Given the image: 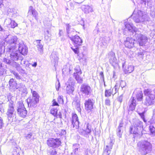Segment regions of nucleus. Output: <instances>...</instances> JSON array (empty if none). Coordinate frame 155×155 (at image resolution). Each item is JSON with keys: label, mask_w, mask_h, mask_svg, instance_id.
Here are the masks:
<instances>
[{"label": "nucleus", "mask_w": 155, "mask_h": 155, "mask_svg": "<svg viewBox=\"0 0 155 155\" xmlns=\"http://www.w3.org/2000/svg\"><path fill=\"white\" fill-rule=\"evenodd\" d=\"M58 103L62 104L63 103V97L62 96H59L57 98Z\"/></svg>", "instance_id": "obj_49"}, {"label": "nucleus", "mask_w": 155, "mask_h": 155, "mask_svg": "<svg viewBox=\"0 0 155 155\" xmlns=\"http://www.w3.org/2000/svg\"><path fill=\"white\" fill-rule=\"evenodd\" d=\"M71 122L73 128L76 129H78L79 127V122L78 121V118L76 114H73L72 117Z\"/></svg>", "instance_id": "obj_15"}, {"label": "nucleus", "mask_w": 155, "mask_h": 155, "mask_svg": "<svg viewBox=\"0 0 155 155\" xmlns=\"http://www.w3.org/2000/svg\"><path fill=\"white\" fill-rule=\"evenodd\" d=\"M143 130V123L139 120H136L134 122L133 125L130 128V132L135 134H138L140 135L142 134Z\"/></svg>", "instance_id": "obj_3"}, {"label": "nucleus", "mask_w": 155, "mask_h": 155, "mask_svg": "<svg viewBox=\"0 0 155 155\" xmlns=\"http://www.w3.org/2000/svg\"><path fill=\"white\" fill-rule=\"evenodd\" d=\"M19 90L21 92L23 93L26 94L27 93L26 88L25 86L23 85H22L20 87H19Z\"/></svg>", "instance_id": "obj_41"}, {"label": "nucleus", "mask_w": 155, "mask_h": 155, "mask_svg": "<svg viewBox=\"0 0 155 155\" xmlns=\"http://www.w3.org/2000/svg\"><path fill=\"white\" fill-rule=\"evenodd\" d=\"M48 145L53 147H57L61 144V142L59 139L49 138L47 141Z\"/></svg>", "instance_id": "obj_10"}, {"label": "nucleus", "mask_w": 155, "mask_h": 155, "mask_svg": "<svg viewBox=\"0 0 155 155\" xmlns=\"http://www.w3.org/2000/svg\"><path fill=\"white\" fill-rule=\"evenodd\" d=\"M99 32V28H96L93 31V33L94 36H96L97 35Z\"/></svg>", "instance_id": "obj_53"}, {"label": "nucleus", "mask_w": 155, "mask_h": 155, "mask_svg": "<svg viewBox=\"0 0 155 155\" xmlns=\"http://www.w3.org/2000/svg\"><path fill=\"white\" fill-rule=\"evenodd\" d=\"M128 104L129 106L128 108V110L133 111L135 109L136 105V101L134 97H131L129 101Z\"/></svg>", "instance_id": "obj_18"}, {"label": "nucleus", "mask_w": 155, "mask_h": 155, "mask_svg": "<svg viewBox=\"0 0 155 155\" xmlns=\"http://www.w3.org/2000/svg\"><path fill=\"white\" fill-rule=\"evenodd\" d=\"M132 16L133 17L134 20L136 22H144L149 21L150 18L145 13H143L141 11L135 9Z\"/></svg>", "instance_id": "obj_2"}, {"label": "nucleus", "mask_w": 155, "mask_h": 155, "mask_svg": "<svg viewBox=\"0 0 155 155\" xmlns=\"http://www.w3.org/2000/svg\"><path fill=\"white\" fill-rule=\"evenodd\" d=\"M123 96L122 95H120L119 97L118 98V101L120 102V103H121L122 101Z\"/></svg>", "instance_id": "obj_60"}, {"label": "nucleus", "mask_w": 155, "mask_h": 155, "mask_svg": "<svg viewBox=\"0 0 155 155\" xmlns=\"http://www.w3.org/2000/svg\"><path fill=\"white\" fill-rule=\"evenodd\" d=\"M26 101L28 107H35L37 106L39 99H33L30 97L28 98Z\"/></svg>", "instance_id": "obj_13"}, {"label": "nucleus", "mask_w": 155, "mask_h": 155, "mask_svg": "<svg viewBox=\"0 0 155 155\" xmlns=\"http://www.w3.org/2000/svg\"><path fill=\"white\" fill-rule=\"evenodd\" d=\"M57 111L58 110L56 108H54L51 109L50 112L54 116H56L57 115Z\"/></svg>", "instance_id": "obj_44"}, {"label": "nucleus", "mask_w": 155, "mask_h": 155, "mask_svg": "<svg viewBox=\"0 0 155 155\" xmlns=\"http://www.w3.org/2000/svg\"><path fill=\"white\" fill-rule=\"evenodd\" d=\"M122 127L123 124L120 123L117 130V135L120 138H121L122 137L123 133Z\"/></svg>", "instance_id": "obj_27"}, {"label": "nucleus", "mask_w": 155, "mask_h": 155, "mask_svg": "<svg viewBox=\"0 0 155 155\" xmlns=\"http://www.w3.org/2000/svg\"><path fill=\"white\" fill-rule=\"evenodd\" d=\"M41 40H37L36 42L37 43V46L38 51L40 52L41 54H42L43 52V45L41 43Z\"/></svg>", "instance_id": "obj_28"}, {"label": "nucleus", "mask_w": 155, "mask_h": 155, "mask_svg": "<svg viewBox=\"0 0 155 155\" xmlns=\"http://www.w3.org/2000/svg\"><path fill=\"white\" fill-rule=\"evenodd\" d=\"M150 15L153 18H155V11H152L150 13Z\"/></svg>", "instance_id": "obj_63"}, {"label": "nucleus", "mask_w": 155, "mask_h": 155, "mask_svg": "<svg viewBox=\"0 0 155 155\" xmlns=\"http://www.w3.org/2000/svg\"><path fill=\"white\" fill-rule=\"evenodd\" d=\"M151 121L153 123H155V114L153 116Z\"/></svg>", "instance_id": "obj_64"}, {"label": "nucleus", "mask_w": 155, "mask_h": 155, "mask_svg": "<svg viewBox=\"0 0 155 155\" xmlns=\"http://www.w3.org/2000/svg\"><path fill=\"white\" fill-rule=\"evenodd\" d=\"M75 72L77 74H81L82 72L81 69L79 66H76L74 69Z\"/></svg>", "instance_id": "obj_45"}, {"label": "nucleus", "mask_w": 155, "mask_h": 155, "mask_svg": "<svg viewBox=\"0 0 155 155\" xmlns=\"http://www.w3.org/2000/svg\"><path fill=\"white\" fill-rule=\"evenodd\" d=\"M134 70V68L132 66H128L124 70L125 74H127L132 72Z\"/></svg>", "instance_id": "obj_34"}, {"label": "nucleus", "mask_w": 155, "mask_h": 155, "mask_svg": "<svg viewBox=\"0 0 155 155\" xmlns=\"http://www.w3.org/2000/svg\"><path fill=\"white\" fill-rule=\"evenodd\" d=\"M3 61L5 63L10 65H12L13 63H16V62H13V61H12L9 59H8L6 58H4L3 59Z\"/></svg>", "instance_id": "obj_42"}, {"label": "nucleus", "mask_w": 155, "mask_h": 155, "mask_svg": "<svg viewBox=\"0 0 155 155\" xmlns=\"http://www.w3.org/2000/svg\"><path fill=\"white\" fill-rule=\"evenodd\" d=\"M6 51L9 52L11 59L13 61H17L19 59L18 51L16 46H10L6 49Z\"/></svg>", "instance_id": "obj_7"}, {"label": "nucleus", "mask_w": 155, "mask_h": 155, "mask_svg": "<svg viewBox=\"0 0 155 155\" xmlns=\"http://www.w3.org/2000/svg\"><path fill=\"white\" fill-rule=\"evenodd\" d=\"M13 153V155H15L18 154L19 153V150L18 149H17L16 147L14 149Z\"/></svg>", "instance_id": "obj_54"}, {"label": "nucleus", "mask_w": 155, "mask_h": 155, "mask_svg": "<svg viewBox=\"0 0 155 155\" xmlns=\"http://www.w3.org/2000/svg\"><path fill=\"white\" fill-rule=\"evenodd\" d=\"M14 102L11 100L8 104V107L6 114L8 120L10 121L13 120V118L15 114V112L14 107Z\"/></svg>", "instance_id": "obj_5"}, {"label": "nucleus", "mask_w": 155, "mask_h": 155, "mask_svg": "<svg viewBox=\"0 0 155 155\" xmlns=\"http://www.w3.org/2000/svg\"><path fill=\"white\" fill-rule=\"evenodd\" d=\"M74 76L76 80L79 83H82L83 81L82 78L81 77L80 75L81 74H77L76 73H74Z\"/></svg>", "instance_id": "obj_31"}, {"label": "nucleus", "mask_w": 155, "mask_h": 155, "mask_svg": "<svg viewBox=\"0 0 155 155\" xmlns=\"http://www.w3.org/2000/svg\"><path fill=\"white\" fill-rule=\"evenodd\" d=\"M120 88V84L116 83L115 86L113 88L111 94L113 95L115 94L116 93L118 92V90Z\"/></svg>", "instance_id": "obj_33"}, {"label": "nucleus", "mask_w": 155, "mask_h": 155, "mask_svg": "<svg viewBox=\"0 0 155 155\" xmlns=\"http://www.w3.org/2000/svg\"><path fill=\"white\" fill-rule=\"evenodd\" d=\"M51 61L55 65L57 63L58 60V53L56 51H53L50 56Z\"/></svg>", "instance_id": "obj_23"}, {"label": "nucleus", "mask_w": 155, "mask_h": 155, "mask_svg": "<svg viewBox=\"0 0 155 155\" xmlns=\"http://www.w3.org/2000/svg\"><path fill=\"white\" fill-rule=\"evenodd\" d=\"M139 151L142 155H145L152 150V145L150 141L143 140L139 142L137 144Z\"/></svg>", "instance_id": "obj_1"}, {"label": "nucleus", "mask_w": 155, "mask_h": 155, "mask_svg": "<svg viewBox=\"0 0 155 155\" xmlns=\"http://www.w3.org/2000/svg\"><path fill=\"white\" fill-rule=\"evenodd\" d=\"M60 134H61V135H64L66 134V131L64 130H61V131L60 132Z\"/></svg>", "instance_id": "obj_58"}, {"label": "nucleus", "mask_w": 155, "mask_h": 155, "mask_svg": "<svg viewBox=\"0 0 155 155\" xmlns=\"http://www.w3.org/2000/svg\"><path fill=\"white\" fill-rule=\"evenodd\" d=\"M73 149H74L73 151L74 153L76 155L78 153L79 145L77 144H74L73 145Z\"/></svg>", "instance_id": "obj_39"}, {"label": "nucleus", "mask_w": 155, "mask_h": 155, "mask_svg": "<svg viewBox=\"0 0 155 155\" xmlns=\"http://www.w3.org/2000/svg\"><path fill=\"white\" fill-rule=\"evenodd\" d=\"M17 40L18 38L16 36H12L11 37L8 41V43L11 45L8 46V48L10 46H12L14 47V46H16V48L17 47L16 44Z\"/></svg>", "instance_id": "obj_22"}, {"label": "nucleus", "mask_w": 155, "mask_h": 155, "mask_svg": "<svg viewBox=\"0 0 155 155\" xmlns=\"http://www.w3.org/2000/svg\"><path fill=\"white\" fill-rule=\"evenodd\" d=\"M117 83L120 84V87L122 89L126 85L125 82L123 81H121L120 82Z\"/></svg>", "instance_id": "obj_50"}, {"label": "nucleus", "mask_w": 155, "mask_h": 155, "mask_svg": "<svg viewBox=\"0 0 155 155\" xmlns=\"http://www.w3.org/2000/svg\"><path fill=\"white\" fill-rule=\"evenodd\" d=\"M110 40V38L109 37L105 36L103 38V43L106 45L109 43Z\"/></svg>", "instance_id": "obj_43"}, {"label": "nucleus", "mask_w": 155, "mask_h": 155, "mask_svg": "<svg viewBox=\"0 0 155 155\" xmlns=\"http://www.w3.org/2000/svg\"><path fill=\"white\" fill-rule=\"evenodd\" d=\"M66 30L68 36L70 39V38L73 37L75 33V31L74 29L71 28L69 24L66 25Z\"/></svg>", "instance_id": "obj_20"}, {"label": "nucleus", "mask_w": 155, "mask_h": 155, "mask_svg": "<svg viewBox=\"0 0 155 155\" xmlns=\"http://www.w3.org/2000/svg\"><path fill=\"white\" fill-rule=\"evenodd\" d=\"M100 74L101 77V79L103 80V81H104V77L103 72H101Z\"/></svg>", "instance_id": "obj_61"}, {"label": "nucleus", "mask_w": 155, "mask_h": 155, "mask_svg": "<svg viewBox=\"0 0 155 155\" xmlns=\"http://www.w3.org/2000/svg\"><path fill=\"white\" fill-rule=\"evenodd\" d=\"M31 12L33 16H35L38 15L37 12L36 10L33 9V7L32 6H30L29 8L28 13Z\"/></svg>", "instance_id": "obj_35"}, {"label": "nucleus", "mask_w": 155, "mask_h": 155, "mask_svg": "<svg viewBox=\"0 0 155 155\" xmlns=\"http://www.w3.org/2000/svg\"><path fill=\"white\" fill-rule=\"evenodd\" d=\"M105 104L107 106H110V101L108 98H107L105 100Z\"/></svg>", "instance_id": "obj_56"}, {"label": "nucleus", "mask_w": 155, "mask_h": 155, "mask_svg": "<svg viewBox=\"0 0 155 155\" xmlns=\"http://www.w3.org/2000/svg\"><path fill=\"white\" fill-rule=\"evenodd\" d=\"M80 91L82 93L87 96L90 95L92 91L90 87L87 84H83L80 87Z\"/></svg>", "instance_id": "obj_12"}, {"label": "nucleus", "mask_w": 155, "mask_h": 155, "mask_svg": "<svg viewBox=\"0 0 155 155\" xmlns=\"http://www.w3.org/2000/svg\"><path fill=\"white\" fill-rule=\"evenodd\" d=\"M135 33L136 39L139 45L141 46L145 45L148 41L147 37L145 35L141 34L138 31H137Z\"/></svg>", "instance_id": "obj_6"}, {"label": "nucleus", "mask_w": 155, "mask_h": 155, "mask_svg": "<svg viewBox=\"0 0 155 155\" xmlns=\"http://www.w3.org/2000/svg\"><path fill=\"white\" fill-rule=\"evenodd\" d=\"M15 68L19 72H24V70H23L21 67L20 66V65L18 64H17L15 66Z\"/></svg>", "instance_id": "obj_47"}, {"label": "nucleus", "mask_w": 155, "mask_h": 155, "mask_svg": "<svg viewBox=\"0 0 155 155\" xmlns=\"http://www.w3.org/2000/svg\"><path fill=\"white\" fill-rule=\"evenodd\" d=\"M113 143L112 142L110 141V144L109 145H107L106 146L104 154H105L106 155H109L110 153L111 150L112 148V146Z\"/></svg>", "instance_id": "obj_26"}, {"label": "nucleus", "mask_w": 155, "mask_h": 155, "mask_svg": "<svg viewBox=\"0 0 155 155\" xmlns=\"http://www.w3.org/2000/svg\"><path fill=\"white\" fill-rule=\"evenodd\" d=\"M48 155H55L57 154V152L55 150L50 149L48 152Z\"/></svg>", "instance_id": "obj_46"}, {"label": "nucleus", "mask_w": 155, "mask_h": 155, "mask_svg": "<svg viewBox=\"0 0 155 155\" xmlns=\"http://www.w3.org/2000/svg\"><path fill=\"white\" fill-rule=\"evenodd\" d=\"M4 124L3 120L2 117H0V129L2 128Z\"/></svg>", "instance_id": "obj_55"}, {"label": "nucleus", "mask_w": 155, "mask_h": 155, "mask_svg": "<svg viewBox=\"0 0 155 155\" xmlns=\"http://www.w3.org/2000/svg\"><path fill=\"white\" fill-rule=\"evenodd\" d=\"M18 50L20 53L23 55L27 54L28 52L27 47L24 44L22 41H21L18 45Z\"/></svg>", "instance_id": "obj_14"}, {"label": "nucleus", "mask_w": 155, "mask_h": 155, "mask_svg": "<svg viewBox=\"0 0 155 155\" xmlns=\"http://www.w3.org/2000/svg\"><path fill=\"white\" fill-rule=\"evenodd\" d=\"M75 48H74L73 47H71V48L73 51H74L75 53L76 54H78V46H75V45H74Z\"/></svg>", "instance_id": "obj_52"}, {"label": "nucleus", "mask_w": 155, "mask_h": 155, "mask_svg": "<svg viewBox=\"0 0 155 155\" xmlns=\"http://www.w3.org/2000/svg\"><path fill=\"white\" fill-rule=\"evenodd\" d=\"M109 62L114 68H116L118 66V61L115 56V53L112 51L110 52L108 54Z\"/></svg>", "instance_id": "obj_9"}, {"label": "nucleus", "mask_w": 155, "mask_h": 155, "mask_svg": "<svg viewBox=\"0 0 155 155\" xmlns=\"http://www.w3.org/2000/svg\"><path fill=\"white\" fill-rule=\"evenodd\" d=\"M94 11L92 5H85L84 8V12L86 14H88Z\"/></svg>", "instance_id": "obj_29"}, {"label": "nucleus", "mask_w": 155, "mask_h": 155, "mask_svg": "<svg viewBox=\"0 0 155 155\" xmlns=\"http://www.w3.org/2000/svg\"><path fill=\"white\" fill-rule=\"evenodd\" d=\"M17 108L18 114L20 117H25L27 115V111L22 102L19 101L18 103Z\"/></svg>", "instance_id": "obj_8"}, {"label": "nucleus", "mask_w": 155, "mask_h": 155, "mask_svg": "<svg viewBox=\"0 0 155 155\" xmlns=\"http://www.w3.org/2000/svg\"><path fill=\"white\" fill-rule=\"evenodd\" d=\"M70 39L73 42V44L75 46L81 45L82 41L80 37L75 35L73 37L70 38Z\"/></svg>", "instance_id": "obj_16"}, {"label": "nucleus", "mask_w": 155, "mask_h": 155, "mask_svg": "<svg viewBox=\"0 0 155 155\" xmlns=\"http://www.w3.org/2000/svg\"><path fill=\"white\" fill-rule=\"evenodd\" d=\"M155 89L152 91L150 89H148L144 91V95L146 96L145 104L147 106L152 105L154 103L155 96L154 94Z\"/></svg>", "instance_id": "obj_4"}, {"label": "nucleus", "mask_w": 155, "mask_h": 155, "mask_svg": "<svg viewBox=\"0 0 155 155\" xmlns=\"http://www.w3.org/2000/svg\"><path fill=\"white\" fill-rule=\"evenodd\" d=\"M134 39L132 38H127L126 40L124 41V45L128 48H132L134 46Z\"/></svg>", "instance_id": "obj_19"}, {"label": "nucleus", "mask_w": 155, "mask_h": 155, "mask_svg": "<svg viewBox=\"0 0 155 155\" xmlns=\"http://www.w3.org/2000/svg\"><path fill=\"white\" fill-rule=\"evenodd\" d=\"M9 83L10 87L11 88L13 89H15V88H16L17 84L16 82L14 81L13 78H12L10 79Z\"/></svg>", "instance_id": "obj_30"}, {"label": "nucleus", "mask_w": 155, "mask_h": 155, "mask_svg": "<svg viewBox=\"0 0 155 155\" xmlns=\"http://www.w3.org/2000/svg\"><path fill=\"white\" fill-rule=\"evenodd\" d=\"M125 25L126 28L128 29V31L132 32L133 34L135 33L137 31V29L133 26L132 23H126L125 24Z\"/></svg>", "instance_id": "obj_21"}, {"label": "nucleus", "mask_w": 155, "mask_h": 155, "mask_svg": "<svg viewBox=\"0 0 155 155\" xmlns=\"http://www.w3.org/2000/svg\"><path fill=\"white\" fill-rule=\"evenodd\" d=\"M32 136V134L31 133H30L28 134H27V135L26 136V138L28 140V139H30L31 138Z\"/></svg>", "instance_id": "obj_59"}, {"label": "nucleus", "mask_w": 155, "mask_h": 155, "mask_svg": "<svg viewBox=\"0 0 155 155\" xmlns=\"http://www.w3.org/2000/svg\"><path fill=\"white\" fill-rule=\"evenodd\" d=\"M91 127L88 123L86 124V128L85 130H81L79 131V133L81 135L85 136L86 135L90 134L91 131Z\"/></svg>", "instance_id": "obj_17"}, {"label": "nucleus", "mask_w": 155, "mask_h": 155, "mask_svg": "<svg viewBox=\"0 0 155 155\" xmlns=\"http://www.w3.org/2000/svg\"><path fill=\"white\" fill-rule=\"evenodd\" d=\"M134 94L136 95V98L138 101H141L143 99V94L142 91L140 90L137 91V90H135Z\"/></svg>", "instance_id": "obj_24"}, {"label": "nucleus", "mask_w": 155, "mask_h": 155, "mask_svg": "<svg viewBox=\"0 0 155 155\" xmlns=\"http://www.w3.org/2000/svg\"><path fill=\"white\" fill-rule=\"evenodd\" d=\"M73 81V79L72 78H69L68 81V83H69V84H70L71 85H72Z\"/></svg>", "instance_id": "obj_57"}, {"label": "nucleus", "mask_w": 155, "mask_h": 155, "mask_svg": "<svg viewBox=\"0 0 155 155\" xmlns=\"http://www.w3.org/2000/svg\"><path fill=\"white\" fill-rule=\"evenodd\" d=\"M72 85L70 84H69L66 87V91L67 93L69 94H71L74 90V87L72 86Z\"/></svg>", "instance_id": "obj_32"}, {"label": "nucleus", "mask_w": 155, "mask_h": 155, "mask_svg": "<svg viewBox=\"0 0 155 155\" xmlns=\"http://www.w3.org/2000/svg\"><path fill=\"white\" fill-rule=\"evenodd\" d=\"M56 89L57 91L59 90V88L60 87V84L58 81V83L57 85H56Z\"/></svg>", "instance_id": "obj_62"}, {"label": "nucleus", "mask_w": 155, "mask_h": 155, "mask_svg": "<svg viewBox=\"0 0 155 155\" xmlns=\"http://www.w3.org/2000/svg\"><path fill=\"white\" fill-rule=\"evenodd\" d=\"M12 73L15 76V77L17 79L19 80L21 79V77L17 72H16L15 71H13L12 72Z\"/></svg>", "instance_id": "obj_48"}, {"label": "nucleus", "mask_w": 155, "mask_h": 155, "mask_svg": "<svg viewBox=\"0 0 155 155\" xmlns=\"http://www.w3.org/2000/svg\"><path fill=\"white\" fill-rule=\"evenodd\" d=\"M6 73L5 69L2 67V63H0V76Z\"/></svg>", "instance_id": "obj_40"}, {"label": "nucleus", "mask_w": 155, "mask_h": 155, "mask_svg": "<svg viewBox=\"0 0 155 155\" xmlns=\"http://www.w3.org/2000/svg\"><path fill=\"white\" fill-rule=\"evenodd\" d=\"M31 92L32 93V97H31V98L35 99H36L37 98V99H39V96L36 91H33L31 89Z\"/></svg>", "instance_id": "obj_38"}, {"label": "nucleus", "mask_w": 155, "mask_h": 155, "mask_svg": "<svg viewBox=\"0 0 155 155\" xmlns=\"http://www.w3.org/2000/svg\"><path fill=\"white\" fill-rule=\"evenodd\" d=\"M5 22L9 25V26L12 28H15L18 25L15 21L12 20L11 19L9 18L6 19Z\"/></svg>", "instance_id": "obj_25"}, {"label": "nucleus", "mask_w": 155, "mask_h": 155, "mask_svg": "<svg viewBox=\"0 0 155 155\" xmlns=\"http://www.w3.org/2000/svg\"><path fill=\"white\" fill-rule=\"evenodd\" d=\"M15 10L12 8H8L7 11L8 15H9V16H12V17L13 16L14 14L15 13Z\"/></svg>", "instance_id": "obj_37"}, {"label": "nucleus", "mask_w": 155, "mask_h": 155, "mask_svg": "<svg viewBox=\"0 0 155 155\" xmlns=\"http://www.w3.org/2000/svg\"><path fill=\"white\" fill-rule=\"evenodd\" d=\"M111 91L110 90H106L105 92V96L106 97L110 96L111 95Z\"/></svg>", "instance_id": "obj_51"}, {"label": "nucleus", "mask_w": 155, "mask_h": 155, "mask_svg": "<svg viewBox=\"0 0 155 155\" xmlns=\"http://www.w3.org/2000/svg\"><path fill=\"white\" fill-rule=\"evenodd\" d=\"M95 103L94 100L92 99L89 98L86 100L84 103L85 109L89 112L92 111Z\"/></svg>", "instance_id": "obj_11"}, {"label": "nucleus", "mask_w": 155, "mask_h": 155, "mask_svg": "<svg viewBox=\"0 0 155 155\" xmlns=\"http://www.w3.org/2000/svg\"><path fill=\"white\" fill-rule=\"evenodd\" d=\"M149 129L150 133V134L153 137L155 136V127L151 125L149 126Z\"/></svg>", "instance_id": "obj_36"}]
</instances>
